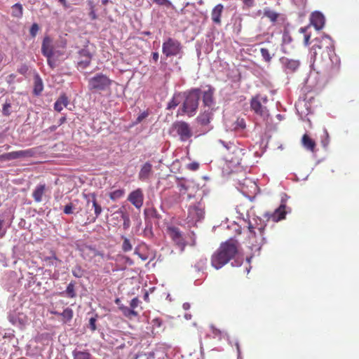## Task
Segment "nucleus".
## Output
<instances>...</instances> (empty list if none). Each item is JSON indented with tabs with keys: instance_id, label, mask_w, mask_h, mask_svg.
<instances>
[{
	"instance_id": "4468645a",
	"label": "nucleus",
	"mask_w": 359,
	"mask_h": 359,
	"mask_svg": "<svg viewBox=\"0 0 359 359\" xmlns=\"http://www.w3.org/2000/svg\"><path fill=\"white\" fill-rule=\"evenodd\" d=\"M128 201L136 208L140 209L144 203V194L142 190L138 188L130 192L128 196Z\"/></svg>"
},
{
	"instance_id": "423d86ee",
	"label": "nucleus",
	"mask_w": 359,
	"mask_h": 359,
	"mask_svg": "<svg viewBox=\"0 0 359 359\" xmlns=\"http://www.w3.org/2000/svg\"><path fill=\"white\" fill-rule=\"evenodd\" d=\"M162 53L167 57L181 55L183 53V46L177 39L168 37L162 44Z\"/></svg>"
},
{
	"instance_id": "052dcab7",
	"label": "nucleus",
	"mask_w": 359,
	"mask_h": 359,
	"mask_svg": "<svg viewBox=\"0 0 359 359\" xmlns=\"http://www.w3.org/2000/svg\"><path fill=\"white\" fill-rule=\"evenodd\" d=\"M320 65H321L323 70L327 72V70L329 69V67L327 65V58L325 60V61L324 62L322 61V62H320Z\"/></svg>"
},
{
	"instance_id": "a19ab883",
	"label": "nucleus",
	"mask_w": 359,
	"mask_h": 359,
	"mask_svg": "<svg viewBox=\"0 0 359 359\" xmlns=\"http://www.w3.org/2000/svg\"><path fill=\"white\" fill-rule=\"evenodd\" d=\"M153 2L158 6H164L168 8L172 7V4L170 0H153Z\"/></svg>"
},
{
	"instance_id": "412c9836",
	"label": "nucleus",
	"mask_w": 359,
	"mask_h": 359,
	"mask_svg": "<svg viewBox=\"0 0 359 359\" xmlns=\"http://www.w3.org/2000/svg\"><path fill=\"white\" fill-rule=\"evenodd\" d=\"M79 54L83 59L78 62V66L82 69H85L90 65L92 55L89 50L86 48L79 50Z\"/></svg>"
},
{
	"instance_id": "dca6fc26",
	"label": "nucleus",
	"mask_w": 359,
	"mask_h": 359,
	"mask_svg": "<svg viewBox=\"0 0 359 359\" xmlns=\"http://www.w3.org/2000/svg\"><path fill=\"white\" fill-rule=\"evenodd\" d=\"M81 251L82 257L86 259L91 260L97 257L101 259H104V254L91 246L85 245L81 248Z\"/></svg>"
},
{
	"instance_id": "3c124183",
	"label": "nucleus",
	"mask_w": 359,
	"mask_h": 359,
	"mask_svg": "<svg viewBox=\"0 0 359 359\" xmlns=\"http://www.w3.org/2000/svg\"><path fill=\"white\" fill-rule=\"evenodd\" d=\"M179 104V102L173 97L168 104L167 109H172L176 107Z\"/></svg>"
},
{
	"instance_id": "20e7f679",
	"label": "nucleus",
	"mask_w": 359,
	"mask_h": 359,
	"mask_svg": "<svg viewBox=\"0 0 359 359\" xmlns=\"http://www.w3.org/2000/svg\"><path fill=\"white\" fill-rule=\"evenodd\" d=\"M269 101L266 95L260 94L252 97L250 100V108L257 116L263 119H267L269 116V109L266 104Z\"/></svg>"
},
{
	"instance_id": "e2e57ef3",
	"label": "nucleus",
	"mask_w": 359,
	"mask_h": 359,
	"mask_svg": "<svg viewBox=\"0 0 359 359\" xmlns=\"http://www.w3.org/2000/svg\"><path fill=\"white\" fill-rule=\"evenodd\" d=\"M309 28V26H306V27H301L299 29V32L304 34V35L305 34H307V30H308Z\"/></svg>"
},
{
	"instance_id": "864d4df0",
	"label": "nucleus",
	"mask_w": 359,
	"mask_h": 359,
	"mask_svg": "<svg viewBox=\"0 0 359 359\" xmlns=\"http://www.w3.org/2000/svg\"><path fill=\"white\" fill-rule=\"evenodd\" d=\"M323 135H324L325 139L322 140L321 144H322L323 147L325 148L327 147V145L329 144V135H328V133L327 131H325Z\"/></svg>"
},
{
	"instance_id": "2eb2a0df",
	"label": "nucleus",
	"mask_w": 359,
	"mask_h": 359,
	"mask_svg": "<svg viewBox=\"0 0 359 359\" xmlns=\"http://www.w3.org/2000/svg\"><path fill=\"white\" fill-rule=\"evenodd\" d=\"M215 88L211 86H207V90H204L202 94V101L204 105V107H208V109H213V106L215 105Z\"/></svg>"
},
{
	"instance_id": "09e8293b",
	"label": "nucleus",
	"mask_w": 359,
	"mask_h": 359,
	"mask_svg": "<svg viewBox=\"0 0 359 359\" xmlns=\"http://www.w3.org/2000/svg\"><path fill=\"white\" fill-rule=\"evenodd\" d=\"M97 315L95 317H91L89 320V327L91 331H95L97 329L96 327Z\"/></svg>"
},
{
	"instance_id": "2f4dec72",
	"label": "nucleus",
	"mask_w": 359,
	"mask_h": 359,
	"mask_svg": "<svg viewBox=\"0 0 359 359\" xmlns=\"http://www.w3.org/2000/svg\"><path fill=\"white\" fill-rule=\"evenodd\" d=\"M23 14L22 6L17 3L12 6V15L15 18H21Z\"/></svg>"
},
{
	"instance_id": "f257e3e1",
	"label": "nucleus",
	"mask_w": 359,
	"mask_h": 359,
	"mask_svg": "<svg viewBox=\"0 0 359 359\" xmlns=\"http://www.w3.org/2000/svg\"><path fill=\"white\" fill-rule=\"evenodd\" d=\"M239 243L235 239H229L222 243L211 257V265L215 269H219L230 260L235 258L238 252Z\"/></svg>"
},
{
	"instance_id": "79ce46f5",
	"label": "nucleus",
	"mask_w": 359,
	"mask_h": 359,
	"mask_svg": "<svg viewBox=\"0 0 359 359\" xmlns=\"http://www.w3.org/2000/svg\"><path fill=\"white\" fill-rule=\"evenodd\" d=\"M88 4L90 6V13H89V15L90 17V18L92 20H95L97 19V16L95 13V5L93 4V2L91 1H88Z\"/></svg>"
},
{
	"instance_id": "0e129e2a",
	"label": "nucleus",
	"mask_w": 359,
	"mask_h": 359,
	"mask_svg": "<svg viewBox=\"0 0 359 359\" xmlns=\"http://www.w3.org/2000/svg\"><path fill=\"white\" fill-rule=\"evenodd\" d=\"M158 57H159V55H158V53L157 52L152 53V59H153L155 62H157V61H158Z\"/></svg>"
},
{
	"instance_id": "aec40b11",
	"label": "nucleus",
	"mask_w": 359,
	"mask_h": 359,
	"mask_svg": "<svg viewBox=\"0 0 359 359\" xmlns=\"http://www.w3.org/2000/svg\"><path fill=\"white\" fill-rule=\"evenodd\" d=\"M213 109H204L196 118V121L201 126H208L212 118Z\"/></svg>"
},
{
	"instance_id": "6e6d98bb",
	"label": "nucleus",
	"mask_w": 359,
	"mask_h": 359,
	"mask_svg": "<svg viewBox=\"0 0 359 359\" xmlns=\"http://www.w3.org/2000/svg\"><path fill=\"white\" fill-rule=\"evenodd\" d=\"M6 233V229L4 228V220L0 219V238H3Z\"/></svg>"
},
{
	"instance_id": "c756f323",
	"label": "nucleus",
	"mask_w": 359,
	"mask_h": 359,
	"mask_svg": "<svg viewBox=\"0 0 359 359\" xmlns=\"http://www.w3.org/2000/svg\"><path fill=\"white\" fill-rule=\"evenodd\" d=\"M72 355L73 359H93L92 355L87 351L74 350Z\"/></svg>"
},
{
	"instance_id": "6ab92c4d",
	"label": "nucleus",
	"mask_w": 359,
	"mask_h": 359,
	"mask_svg": "<svg viewBox=\"0 0 359 359\" xmlns=\"http://www.w3.org/2000/svg\"><path fill=\"white\" fill-rule=\"evenodd\" d=\"M41 53L46 57H53L54 55L52 39L48 36L43 38L41 46Z\"/></svg>"
},
{
	"instance_id": "603ef678",
	"label": "nucleus",
	"mask_w": 359,
	"mask_h": 359,
	"mask_svg": "<svg viewBox=\"0 0 359 359\" xmlns=\"http://www.w3.org/2000/svg\"><path fill=\"white\" fill-rule=\"evenodd\" d=\"M187 168L191 171H196L199 168V163L197 162H192L187 165Z\"/></svg>"
},
{
	"instance_id": "4be33fe9",
	"label": "nucleus",
	"mask_w": 359,
	"mask_h": 359,
	"mask_svg": "<svg viewBox=\"0 0 359 359\" xmlns=\"http://www.w3.org/2000/svg\"><path fill=\"white\" fill-rule=\"evenodd\" d=\"M224 11V6L221 4L216 5L211 11V18L214 23L220 25L221 16Z\"/></svg>"
},
{
	"instance_id": "f8f14e48",
	"label": "nucleus",
	"mask_w": 359,
	"mask_h": 359,
	"mask_svg": "<svg viewBox=\"0 0 359 359\" xmlns=\"http://www.w3.org/2000/svg\"><path fill=\"white\" fill-rule=\"evenodd\" d=\"M173 128L180 136L182 141H186L192 136V131L185 121H176L173 123Z\"/></svg>"
},
{
	"instance_id": "473e14b6",
	"label": "nucleus",
	"mask_w": 359,
	"mask_h": 359,
	"mask_svg": "<svg viewBox=\"0 0 359 359\" xmlns=\"http://www.w3.org/2000/svg\"><path fill=\"white\" fill-rule=\"evenodd\" d=\"M57 315L62 316L65 322H68L73 318V311L70 308H66L62 313H55Z\"/></svg>"
},
{
	"instance_id": "b1692460",
	"label": "nucleus",
	"mask_w": 359,
	"mask_h": 359,
	"mask_svg": "<svg viewBox=\"0 0 359 359\" xmlns=\"http://www.w3.org/2000/svg\"><path fill=\"white\" fill-rule=\"evenodd\" d=\"M46 187L45 184H38L32 193V197L36 203H40L42 201L43 196L46 192Z\"/></svg>"
},
{
	"instance_id": "1a4fd4ad",
	"label": "nucleus",
	"mask_w": 359,
	"mask_h": 359,
	"mask_svg": "<svg viewBox=\"0 0 359 359\" xmlns=\"http://www.w3.org/2000/svg\"><path fill=\"white\" fill-rule=\"evenodd\" d=\"M314 45L312 47V49L314 50V54L316 55H318L317 49L321 50L323 49L322 55L325 53L326 57H327V53L332 52L333 50V44L331 39L327 36H323L319 38H316L314 39Z\"/></svg>"
},
{
	"instance_id": "0eeeda50",
	"label": "nucleus",
	"mask_w": 359,
	"mask_h": 359,
	"mask_svg": "<svg viewBox=\"0 0 359 359\" xmlns=\"http://www.w3.org/2000/svg\"><path fill=\"white\" fill-rule=\"evenodd\" d=\"M112 80L105 74L100 73L88 80V88L90 90L104 91L109 89Z\"/></svg>"
},
{
	"instance_id": "de8ad7c7",
	"label": "nucleus",
	"mask_w": 359,
	"mask_h": 359,
	"mask_svg": "<svg viewBox=\"0 0 359 359\" xmlns=\"http://www.w3.org/2000/svg\"><path fill=\"white\" fill-rule=\"evenodd\" d=\"M74 205L70 203L64 207L63 212L66 215H71L73 213Z\"/></svg>"
},
{
	"instance_id": "c9c22d12",
	"label": "nucleus",
	"mask_w": 359,
	"mask_h": 359,
	"mask_svg": "<svg viewBox=\"0 0 359 359\" xmlns=\"http://www.w3.org/2000/svg\"><path fill=\"white\" fill-rule=\"evenodd\" d=\"M144 214L147 217L151 218L160 219L161 215L158 212L157 210L154 208H147L144 210Z\"/></svg>"
},
{
	"instance_id": "58836bf2",
	"label": "nucleus",
	"mask_w": 359,
	"mask_h": 359,
	"mask_svg": "<svg viewBox=\"0 0 359 359\" xmlns=\"http://www.w3.org/2000/svg\"><path fill=\"white\" fill-rule=\"evenodd\" d=\"M260 53L262 55V57H263L264 60L266 62H270L271 60V56L269 53V50L267 48H262L260 49Z\"/></svg>"
},
{
	"instance_id": "72a5a7b5",
	"label": "nucleus",
	"mask_w": 359,
	"mask_h": 359,
	"mask_svg": "<svg viewBox=\"0 0 359 359\" xmlns=\"http://www.w3.org/2000/svg\"><path fill=\"white\" fill-rule=\"evenodd\" d=\"M43 90V83L42 80L39 76H36L34 79V93L35 95H39Z\"/></svg>"
},
{
	"instance_id": "680f3d73",
	"label": "nucleus",
	"mask_w": 359,
	"mask_h": 359,
	"mask_svg": "<svg viewBox=\"0 0 359 359\" xmlns=\"http://www.w3.org/2000/svg\"><path fill=\"white\" fill-rule=\"evenodd\" d=\"M242 1L248 7H252L254 4V0H242Z\"/></svg>"
},
{
	"instance_id": "393cba45",
	"label": "nucleus",
	"mask_w": 359,
	"mask_h": 359,
	"mask_svg": "<svg viewBox=\"0 0 359 359\" xmlns=\"http://www.w3.org/2000/svg\"><path fill=\"white\" fill-rule=\"evenodd\" d=\"M282 62L285 68L287 73H292L295 72L299 67V62L298 60L282 59Z\"/></svg>"
},
{
	"instance_id": "7ed1b4c3",
	"label": "nucleus",
	"mask_w": 359,
	"mask_h": 359,
	"mask_svg": "<svg viewBox=\"0 0 359 359\" xmlns=\"http://www.w3.org/2000/svg\"><path fill=\"white\" fill-rule=\"evenodd\" d=\"M219 142L223 147L222 153L225 161L233 165L241 164L245 154V150L231 142L225 143L222 140Z\"/></svg>"
},
{
	"instance_id": "8fccbe9b",
	"label": "nucleus",
	"mask_w": 359,
	"mask_h": 359,
	"mask_svg": "<svg viewBox=\"0 0 359 359\" xmlns=\"http://www.w3.org/2000/svg\"><path fill=\"white\" fill-rule=\"evenodd\" d=\"M148 116H149V113L147 111H143L142 114H140L137 116V118H136V121L135 122V124H138V123H141Z\"/></svg>"
},
{
	"instance_id": "49530a36",
	"label": "nucleus",
	"mask_w": 359,
	"mask_h": 359,
	"mask_svg": "<svg viewBox=\"0 0 359 359\" xmlns=\"http://www.w3.org/2000/svg\"><path fill=\"white\" fill-rule=\"evenodd\" d=\"M39 30V27L38 24H36V23L32 24V25L29 29L30 35L32 37H35L36 36Z\"/></svg>"
},
{
	"instance_id": "f704fd0d",
	"label": "nucleus",
	"mask_w": 359,
	"mask_h": 359,
	"mask_svg": "<svg viewBox=\"0 0 359 359\" xmlns=\"http://www.w3.org/2000/svg\"><path fill=\"white\" fill-rule=\"evenodd\" d=\"M43 261L46 263L47 266H56L57 262H60L55 252H53L52 256L44 257Z\"/></svg>"
},
{
	"instance_id": "f3484780",
	"label": "nucleus",
	"mask_w": 359,
	"mask_h": 359,
	"mask_svg": "<svg viewBox=\"0 0 359 359\" xmlns=\"http://www.w3.org/2000/svg\"><path fill=\"white\" fill-rule=\"evenodd\" d=\"M152 168L153 166L151 163L146 162L144 163L138 173V179L142 182L149 180L153 174Z\"/></svg>"
},
{
	"instance_id": "9d476101",
	"label": "nucleus",
	"mask_w": 359,
	"mask_h": 359,
	"mask_svg": "<svg viewBox=\"0 0 359 359\" xmlns=\"http://www.w3.org/2000/svg\"><path fill=\"white\" fill-rule=\"evenodd\" d=\"M287 214L286 204L282 201L280 206L276 208L273 212H267L264 214V217L267 222L272 221L273 222H278L285 218Z\"/></svg>"
},
{
	"instance_id": "bb28decb",
	"label": "nucleus",
	"mask_w": 359,
	"mask_h": 359,
	"mask_svg": "<svg viewBox=\"0 0 359 359\" xmlns=\"http://www.w3.org/2000/svg\"><path fill=\"white\" fill-rule=\"evenodd\" d=\"M118 309L122 312L123 315L127 318L132 319L138 316L139 313L137 311L131 309V308L121 304L118 306Z\"/></svg>"
},
{
	"instance_id": "7c9ffc66",
	"label": "nucleus",
	"mask_w": 359,
	"mask_h": 359,
	"mask_svg": "<svg viewBox=\"0 0 359 359\" xmlns=\"http://www.w3.org/2000/svg\"><path fill=\"white\" fill-rule=\"evenodd\" d=\"M62 295L65 294L67 297L69 298H74L76 296V293L75 292V285L74 283L71 282L67 287V289L65 292H61Z\"/></svg>"
},
{
	"instance_id": "c85d7f7f",
	"label": "nucleus",
	"mask_w": 359,
	"mask_h": 359,
	"mask_svg": "<svg viewBox=\"0 0 359 359\" xmlns=\"http://www.w3.org/2000/svg\"><path fill=\"white\" fill-rule=\"evenodd\" d=\"M92 205L94 208L95 217H93L91 222H95L96 219L100 215L102 211L101 205L97 203L95 194H92Z\"/></svg>"
},
{
	"instance_id": "9b49d317",
	"label": "nucleus",
	"mask_w": 359,
	"mask_h": 359,
	"mask_svg": "<svg viewBox=\"0 0 359 359\" xmlns=\"http://www.w3.org/2000/svg\"><path fill=\"white\" fill-rule=\"evenodd\" d=\"M167 233L172 241L182 250L186 246V241L183 237L182 231L180 229L175 226H169L167 227Z\"/></svg>"
},
{
	"instance_id": "6e6552de",
	"label": "nucleus",
	"mask_w": 359,
	"mask_h": 359,
	"mask_svg": "<svg viewBox=\"0 0 359 359\" xmlns=\"http://www.w3.org/2000/svg\"><path fill=\"white\" fill-rule=\"evenodd\" d=\"M205 205L202 202L191 205L188 208L189 222L196 223L204 218Z\"/></svg>"
},
{
	"instance_id": "cd10ccee",
	"label": "nucleus",
	"mask_w": 359,
	"mask_h": 359,
	"mask_svg": "<svg viewBox=\"0 0 359 359\" xmlns=\"http://www.w3.org/2000/svg\"><path fill=\"white\" fill-rule=\"evenodd\" d=\"M263 15L267 18L271 22L275 23L280 16V14L271 10L270 8L266 7L263 9Z\"/></svg>"
},
{
	"instance_id": "338daca9",
	"label": "nucleus",
	"mask_w": 359,
	"mask_h": 359,
	"mask_svg": "<svg viewBox=\"0 0 359 359\" xmlns=\"http://www.w3.org/2000/svg\"><path fill=\"white\" fill-rule=\"evenodd\" d=\"M144 301L146 302H149V294L147 292H146L144 294Z\"/></svg>"
},
{
	"instance_id": "69168bd1",
	"label": "nucleus",
	"mask_w": 359,
	"mask_h": 359,
	"mask_svg": "<svg viewBox=\"0 0 359 359\" xmlns=\"http://www.w3.org/2000/svg\"><path fill=\"white\" fill-rule=\"evenodd\" d=\"M58 1L62 4V6L65 8H67L68 7V5L67 4V1L66 0H58Z\"/></svg>"
},
{
	"instance_id": "4d7b16f0",
	"label": "nucleus",
	"mask_w": 359,
	"mask_h": 359,
	"mask_svg": "<svg viewBox=\"0 0 359 359\" xmlns=\"http://www.w3.org/2000/svg\"><path fill=\"white\" fill-rule=\"evenodd\" d=\"M310 39H311V34L307 33L304 35V43L306 46L309 45Z\"/></svg>"
},
{
	"instance_id": "a211bd4d",
	"label": "nucleus",
	"mask_w": 359,
	"mask_h": 359,
	"mask_svg": "<svg viewBox=\"0 0 359 359\" xmlns=\"http://www.w3.org/2000/svg\"><path fill=\"white\" fill-rule=\"evenodd\" d=\"M310 23L317 30H320L324 27L325 18L321 13L318 11L313 12L310 17Z\"/></svg>"
},
{
	"instance_id": "ddd939ff",
	"label": "nucleus",
	"mask_w": 359,
	"mask_h": 359,
	"mask_svg": "<svg viewBox=\"0 0 359 359\" xmlns=\"http://www.w3.org/2000/svg\"><path fill=\"white\" fill-rule=\"evenodd\" d=\"M34 154L35 151L33 149L15 151L1 155L0 159L5 161H11L18 158H26L34 156Z\"/></svg>"
},
{
	"instance_id": "37998d69",
	"label": "nucleus",
	"mask_w": 359,
	"mask_h": 359,
	"mask_svg": "<svg viewBox=\"0 0 359 359\" xmlns=\"http://www.w3.org/2000/svg\"><path fill=\"white\" fill-rule=\"evenodd\" d=\"M235 129L243 130L245 128V122L243 118H238L235 123Z\"/></svg>"
},
{
	"instance_id": "13d9d810",
	"label": "nucleus",
	"mask_w": 359,
	"mask_h": 359,
	"mask_svg": "<svg viewBox=\"0 0 359 359\" xmlns=\"http://www.w3.org/2000/svg\"><path fill=\"white\" fill-rule=\"evenodd\" d=\"M177 187H178L179 190H180V191H187V189H188L187 186L184 183H183V182H180L177 184Z\"/></svg>"
},
{
	"instance_id": "774afa93",
	"label": "nucleus",
	"mask_w": 359,
	"mask_h": 359,
	"mask_svg": "<svg viewBox=\"0 0 359 359\" xmlns=\"http://www.w3.org/2000/svg\"><path fill=\"white\" fill-rule=\"evenodd\" d=\"M115 303H116L117 305H118V306H119L120 305H121V300H120V299H118V298H117V299H115Z\"/></svg>"
},
{
	"instance_id": "bf43d9fd",
	"label": "nucleus",
	"mask_w": 359,
	"mask_h": 359,
	"mask_svg": "<svg viewBox=\"0 0 359 359\" xmlns=\"http://www.w3.org/2000/svg\"><path fill=\"white\" fill-rule=\"evenodd\" d=\"M47 62L48 65L52 68H55L56 66L55 61L52 57H47Z\"/></svg>"
},
{
	"instance_id": "ea45409f",
	"label": "nucleus",
	"mask_w": 359,
	"mask_h": 359,
	"mask_svg": "<svg viewBox=\"0 0 359 359\" xmlns=\"http://www.w3.org/2000/svg\"><path fill=\"white\" fill-rule=\"evenodd\" d=\"M123 242L122 245V249L124 252H129L132 250V245L127 238L123 237Z\"/></svg>"
},
{
	"instance_id": "a18cd8bd",
	"label": "nucleus",
	"mask_w": 359,
	"mask_h": 359,
	"mask_svg": "<svg viewBox=\"0 0 359 359\" xmlns=\"http://www.w3.org/2000/svg\"><path fill=\"white\" fill-rule=\"evenodd\" d=\"M120 212L121 213V217L123 219V228L125 229H127L130 226L129 217L126 214L123 213L122 211H120Z\"/></svg>"
},
{
	"instance_id": "e433bc0d",
	"label": "nucleus",
	"mask_w": 359,
	"mask_h": 359,
	"mask_svg": "<svg viewBox=\"0 0 359 359\" xmlns=\"http://www.w3.org/2000/svg\"><path fill=\"white\" fill-rule=\"evenodd\" d=\"M123 189H116L109 194V198L112 201H116L121 198L124 195Z\"/></svg>"
},
{
	"instance_id": "f03ea898",
	"label": "nucleus",
	"mask_w": 359,
	"mask_h": 359,
	"mask_svg": "<svg viewBox=\"0 0 359 359\" xmlns=\"http://www.w3.org/2000/svg\"><path fill=\"white\" fill-rule=\"evenodd\" d=\"M200 97V88H193L185 92L184 93V100L181 107V114H187L189 117L194 116L198 108Z\"/></svg>"
},
{
	"instance_id": "39448f33",
	"label": "nucleus",
	"mask_w": 359,
	"mask_h": 359,
	"mask_svg": "<svg viewBox=\"0 0 359 359\" xmlns=\"http://www.w3.org/2000/svg\"><path fill=\"white\" fill-rule=\"evenodd\" d=\"M250 243L253 247L259 248L264 243V233L265 226L254 224L252 222L248 224Z\"/></svg>"
},
{
	"instance_id": "a878e982",
	"label": "nucleus",
	"mask_w": 359,
	"mask_h": 359,
	"mask_svg": "<svg viewBox=\"0 0 359 359\" xmlns=\"http://www.w3.org/2000/svg\"><path fill=\"white\" fill-rule=\"evenodd\" d=\"M69 104L68 97L65 95H62L54 104V109L57 111H61L64 107Z\"/></svg>"
},
{
	"instance_id": "c03bdc74",
	"label": "nucleus",
	"mask_w": 359,
	"mask_h": 359,
	"mask_svg": "<svg viewBox=\"0 0 359 359\" xmlns=\"http://www.w3.org/2000/svg\"><path fill=\"white\" fill-rule=\"evenodd\" d=\"M141 304V301L137 297H134L130 302L131 309L135 310Z\"/></svg>"
},
{
	"instance_id": "5fc2aeb1",
	"label": "nucleus",
	"mask_w": 359,
	"mask_h": 359,
	"mask_svg": "<svg viewBox=\"0 0 359 359\" xmlns=\"http://www.w3.org/2000/svg\"><path fill=\"white\" fill-rule=\"evenodd\" d=\"M11 108V104L10 103H5L3 106V113L4 115H9L10 111L9 109Z\"/></svg>"
},
{
	"instance_id": "5701e85b",
	"label": "nucleus",
	"mask_w": 359,
	"mask_h": 359,
	"mask_svg": "<svg viewBox=\"0 0 359 359\" xmlns=\"http://www.w3.org/2000/svg\"><path fill=\"white\" fill-rule=\"evenodd\" d=\"M301 142L303 147L305 149L311 152L316 151V142L312 138H311L307 134H304L302 136Z\"/></svg>"
},
{
	"instance_id": "4c0bfd02",
	"label": "nucleus",
	"mask_w": 359,
	"mask_h": 359,
	"mask_svg": "<svg viewBox=\"0 0 359 359\" xmlns=\"http://www.w3.org/2000/svg\"><path fill=\"white\" fill-rule=\"evenodd\" d=\"M72 274L76 278H81L84 275V270L80 265H76L72 268Z\"/></svg>"
}]
</instances>
